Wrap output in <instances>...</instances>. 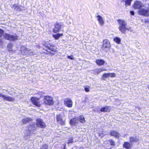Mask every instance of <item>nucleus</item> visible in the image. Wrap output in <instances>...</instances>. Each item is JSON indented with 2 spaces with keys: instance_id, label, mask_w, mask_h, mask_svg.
Instances as JSON below:
<instances>
[{
  "instance_id": "nucleus-7",
  "label": "nucleus",
  "mask_w": 149,
  "mask_h": 149,
  "mask_svg": "<svg viewBox=\"0 0 149 149\" xmlns=\"http://www.w3.org/2000/svg\"><path fill=\"white\" fill-rule=\"evenodd\" d=\"M119 30L121 32L123 33H125L126 32V30L130 31L131 32L133 31V30L130 27H128L127 26H124L121 27H119Z\"/></svg>"
},
{
  "instance_id": "nucleus-43",
  "label": "nucleus",
  "mask_w": 149,
  "mask_h": 149,
  "mask_svg": "<svg viewBox=\"0 0 149 149\" xmlns=\"http://www.w3.org/2000/svg\"><path fill=\"white\" fill-rule=\"evenodd\" d=\"M4 95L0 93V97H3V96Z\"/></svg>"
},
{
  "instance_id": "nucleus-8",
  "label": "nucleus",
  "mask_w": 149,
  "mask_h": 149,
  "mask_svg": "<svg viewBox=\"0 0 149 149\" xmlns=\"http://www.w3.org/2000/svg\"><path fill=\"white\" fill-rule=\"evenodd\" d=\"M111 45L110 41L107 39L104 40L103 42L102 48L103 49L109 48Z\"/></svg>"
},
{
  "instance_id": "nucleus-15",
  "label": "nucleus",
  "mask_w": 149,
  "mask_h": 149,
  "mask_svg": "<svg viewBox=\"0 0 149 149\" xmlns=\"http://www.w3.org/2000/svg\"><path fill=\"white\" fill-rule=\"evenodd\" d=\"M32 119L29 118H23L20 122V124L22 125V124H26L30 121H32Z\"/></svg>"
},
{
  "instance_id": "nucleus-36",
  "label": "nucleus",
  "mask_w": 149,
  "mask_h": 149,
  "mask_svg": "<svg viewBox=\"0 0 149 149\" xmlns=\"http://www.w3.org/2000/svg\"><path fill=\"white\" fill-rule=\"evenodd\" d=\"M4 33V31L0 29V37H1Z\"/></svg>"
},
{
  "instance_id": "nucleus-38",
  "label": "nucleus",
  "mask_w": 149,
  "mask_h": 149,
  "mask_svg": "<svg viewBox=\"0 0 149 149\" xmlns=\"http://www.w3.org/2000/svg\"><path fill=\"white\" fill-rule=\"evenodd\" d=\"M73 142V140L72 139H70L69 140V141L67 142L68 143H72Z\"/></svg>"
},
{
  "instance_id": "nucleus-26",
  "label": "nucleus",
  "mask_w": 149,
  "mask_h": 149,
  "mask_svg": "<svg viewBox=\"0 0 149 149\" xmlns=\"http://www.w3.org/2000/svg\"><path fill=\"white\" fill-rule=\"evenodd\" d=\"M101 70L100 69H96L94 70H93V73L95 74H99L100 72H101Z\"/></svg>"
},
{
  "instance_id": "nucleus-44",
  "label": "nucleus",
  "mask_w": 149,
  "mask_h": 149,
  "mask_svg": "<svg viewBox=\"0 0 149 149\" xmlns=\"http://www.w3.org/2000/svg\"><path fill=\"white\" fill-rule=\"evenodd\" d=\"M121 104V102H119V104H118V105H119Z\"/></svg>"
},
{
  "instance_id": "nucleus-22",
  "label": "nucleus",
  "mask_w": 149,
  "mask_h": 149,
  "mask_svg": "<svg viewBox=\"0 0 149 149\" xmlns=\"http://www.w3.org/2000/svg\"><path fill=\"white\" fill-rule=\"evenodd\" d=\"M79 121L78 119L76 118H73L70 120V123L71 124L73 125H76Z\"/></svg>"
},
{
  "instance_id": "nucleus-11",
  "label": "nucleus",
  "mask_w": 149,
  "mask_h": 149,
  "mask_svg": "<svg viewBox=\"0 0 149 149\" xmlns=\"http://www.w3.org/2000/svg\"><path fill=\"white\" fill-rule=\"evenodd\" d=\"M142 4L141 2L136 1L133 5V7L135 9H139L142 6Z\"/></svg>"
},
{
  "instance_id": "nucleus-3",
  "label": "nucleus",
  "mask_w": 149,
  "mask_h": 149,
  "mask_svg": "<svg viewBox=\"0 0 149 149\" xmlns=\"http://www.w3.org/2000/svg\"><path fill=\"white\" fill-rule=\"evenodd\" d=\"M30 100L32 103L37 107H40L41 104L39 101V99L35 97H31Z\"/></svg>"
},
{
  "instance_id": "nucleus-29",
  "label": "nucleus",
  "mask_w": 149,
  "mask_h": 149,
  "mask_svg": "<svg viewBox=\"0 0 149 149\" xmlns=\"http://www.w3.org/2000/svg\"><path fill=\"white\" fill-rule=\"evenodd\" d=\"M79 121H80V122L81 123H84L85 122V119L82 116H81L80 117L79 119Z\"/></svg>"
},
{
  "instance_id": "nucleus-31",
  "label": "nucleus",
  "mask_w": 149,
  "mask_h": 149,
  "mask_svg": "<svg viewBox=\"0 0 149 149\" xmlns=\"http://www.w3.org/2000/svg\"><path fill=\"white\" fill-rule=\"evenodd\" d=\"M12 47L13 45L12 44L10 43L8 45L7 47L9 51H10L12 50Z\"/></svg>"
},
{
  "instance_id": "nucleus-23",
  "label": "nucleus",
  "mask_w": 149,
  "mask_h": 149,
  "mask_svg": "<svg viewBox=\"0 0 149 149\" xmlns=\"http://www.w3.org/2000/svg\"><path fill=\"white\" fill-rule=\"evenodd\" d=\"M123 146L124 148H125L127 149H129L131 147V146L129 143L125 142L124 144L123 145Z\"/></svg>"
},
{
  "instance_id": "nucleus-9",
  "label": "nucleus",
  "mask_w": 149,
  "mask_h": 149,
  "mask_svg": "<svg viewBox=\"0 0 149 149\" xmlns=\"http://www.w3.org/2000/svg\"><path fill=\"white\" fill-rule=\"evenodd\" d=\"M37 124L38 125V126L42 128H44L45 127V123L43 122L42 120L40 118H38L36 120Z\"/></svg>"
},
{
  "instance_id": "nucleus-19",
  "label": "nucleus",
  "mask_w": 149,
  "mask_h": 149,
  "mask_svg": "<svg viewBox=\"0 0 149 149\" xmlns=\"http://www.w3.org/2000/svg\"><path fill=\"white\" fill-rule=\"evenodd\" d=\"M118 22L119 24V27H121L124 26H126L127 25V23L126 22L123 20L118 19Z\"/></svg>"
},
{
  "instance_id": "nucleus-6",
  "label": "nucleus",
  "mask_w": 149,
  "mask_h": 149,
  "mask_svg": "<svg viewBox=\"0 0 149 149\" xmlns=\"http://www.w3.org/2000/svg\"><path fill=\"white\" fill-rule=\"evenodd\" d=\"M4 37L6 39L9 40H14L17 39V36L16 35H11L8 33H5Z\"/></svg>"
},
{
  "instance_id": "nucleus-5",
  "label": "nucleus",
  "mask_w": 149,
  "mask_h": 149,
  "mask_svg": "<svg viewBox=\"0 0 149 149\" xmlns=\"http://www.w3.org/2000/svg\"><path fill=\"white\" fill-rule=\"evenodd\" d=\"M63 23H62L57 22L54 25V27L53 29V31L55 33L58 32L61 29Z\"/></svg>"
},
{
  "instance_id": "nucleus-2",
  "label": "nucleus",
  "mask_w": 149,
  "mask_h": 149,
  "mask_svg": "<svg viewBox=\"0 0 149 149\" xmlns=\"http://www.w3.org/2000/svg\"><path fill=\"white\" fill-rule=\"evenodd\" d=\"M65 114L64 113L62 112L60 114H57L56 115V120L61 125L65 124Z\"/></svg>"
},
{
  "instance_id": "nucleus-30",
  "label": "nucleus",
  "mask_w": 149,
  "mask_h": 149,
  "mask_svg": "<svg viewBox=\"0 0 149 149\" xmlns=\"http://www.w3.org/2000/svg\"><path fill=\"white\" fill-rule=\"evenodd\" d=\"M103 79H104L105 78H108L109 77V74L104 73L102 75Z\"/></svg>"
},
{
  "instance_id": "nucleus-14",
  "label": "nucleus",
  "mask_w": 149,
  "mask_h": 149,
  "mask_svg": "<svg viewBox=\"0 0 149 149\" xmlns=\"http://www.w3.org/2000/svg\"><path fill=\"white\" fill-rule=\"evenodd\" d=\"M111 107L109 106H105L101 108L100 111L104 112H109L111 109Z\"/></svg>"
},
{
  "instance_id": "nucleus-42",
  "label": "nucleus",
  "mask_w": 149,
  "mask_h": 149,
  "mask_svg": "<svg viewBox=\"0 0 149 149\" xmlns=\"http://www.w3.org/2000/svg\"><path fill=\"white\" fill-rule=\"evenodd\" d=\"M50 54H51L52 55H54V53H52L51 52H48Z\"/></svg>"
},
{
  "instance_id": "nucleus-32",
  "label": "nucleus",
  "mask_w": 149,
  "mask_h": 149,
  "mask_svg": "<svg viewBox=\"0 0 149 149\" xmlns=\"http://www.w3.org/2000/svg\"><path fill=\"white\" fill-rule=\"evenodd\" d=\"M48 146L47 145H43L40 149H48Z\"/></svg>"
},
{
  "instance_id": "nucleus-21",
  "label": "nucleus",
  "mask_w": 149,
  "mask_h": 149,
  "mask_svg": "<svg viewBox=\"0 0 149 149\" xmlns=\"http://www.w3.org/2000/svg\"><path fill=\"white\" fill-rule=\"evenodd\" d=\"M96 63L99 66L103 65L105 63V61L102 59H97L96 60Z\"/></svg>"
},
{
  "instance_id": "nucleus-35",
  "label": "nucleus",
  "mask_w": 149,
  "mask_h": 149,
  "mask_svg": "<svg viewBox=\"0 0 149 149\" xmlns=\"http://www.w3.org/2000/svg\"><path fill=\"white\" fill-rule=\"evenodd\" d=\"M110 144L112 146H114L115 145V142L112 139L109 140Z\"/></svg>"
},
{
  "instance_id": "nucleus-39",
  "label": "nucleus",
  "mask_w": 149,
  "mask_h": 149,
  "mask_svg": "<svg viewBox=\"0 0 149 149\" xmlns=\"http://www.w3.org/2000/svg\"><path fill=\"white\" fill-rule=\"evenodd\" d=\"M85 90L86 92H88L89 91V89L88 88L86 87L85 88Z\"/></svg>"
},
{
  "instance_id": "nucleus-40",
  "label": "nucleus",
  "mask_w": 149,
  "mask_h": 149,
  "mask_svg": "<svg viewBox=\"0 0 149 149\" xmlns=\"http://www.w3.org/2000/svg\"><path fill=\"white\" fill-rule=\"evenodd\" d=\"M130 14L132 15H134V12L133 11H130Z\"/></svg>"
},
{
  "instance_id": "nucleus-25",
  "label": "nucleus",
  "mask_w": 149,
  "mask_h": 149,
  "mask_svg": "<svg viewBox=\"0 0 149 149\" xmlns=\"http://www.w3.org/2000/svg\"><path fill=\"white\" fill-rule=\"evenodd\" d=\"M114 41L118 44H120V43L121 39L119 37L115 38L113 39Z\"/></svg>"
},
{
  "instance_id": "nucleus-20",
  "label": "nucleus",
  "mask_w": 149,
  "mask_h": 149,
  "mask_svg": "<svg viewBox=\"0 0 149 149\" xmlns=\"http://www.w3.org/2000/svg\"><path fill=\"white\" fill-rule=\"evenodd\" d=\"M3 99L7 101H13L15 100V99L13 97L5 95L3 96Z\"/></svg>"
},
{
  "instance_id": "nucleus-37",
  "label": "nucleus",
  "mask_w": 149,
  "mask_h": 149,
  "mask_svg": "<svg viewBox=\"0 0 149 149\" xmlns=\"http://www.w3.org/2000/svg\"><path fill=\"white\" fill-rule=\"evenodd\" d=\"M67 58L72 60L74 59V57L72 55L71 56H67Z\"/></svg>"
},
{
  "instance_id": "nucleus-17",
  "label": "nucleus",
  "mask_w": 149,
  "mask_h": 149,
  "mask_svg": "<svg viewBox=\"0 0 149 149\" xmlns=\"http://www.w3.org/2000/svg\"><path fill=\"white\" fill-rule=\"evenodd\" d=\"M44 45L50 51H52L54 52H55L57 51L56 49L54 46L50 45H45V44H44Z\"/></svg>"
},
{
  "instance_id": "nucleus-10",
  "label": "nucleus",
  "mask_w": 149,
  "mask_h": 149,
  "mask_svg": "<svg viewBox=\"0 0 149 149\" xmlns=\"http://www.w3.org/2000/svg\"><path fill=\"white\" fill-rule=\"evenodd\" d=\"M64 104L65 105L69 107H72V100L70 99L67 98L64 100Z\"/></svg>"
},
{
  "instance_id": "nucleus-46",
  "label": "nucleus",
  "mask_w": 149,
  "mask_h": 149,
  "mask_svg": "<svg viewBox=\"0 0 149 149\" xmlns=\"http://www.w3.org/2000/svg\"><path fill=\"white\" fill-rule=\"evenodd\" d=\"M101 135L102 136H104V135Z\"/></svg>"
},
{
  "instance_id": "nucleus-34",
  "label": "nucleus",
  "mask_w": 149,
  "mask_h": 149,
  "mask_svg": "<svg viewBox=\"0 0 149 149\" xmlns=\"http://www.w3.org/2000/svg\"><path fill=\"white\" fill-rule=\"evenodd\" d=\"M33 51L32 50L28 49V54L27 55H32L33 53Z\"/></svg>"
},
{
  "instance_id": "nucleus-18",
  "label": "nucleus",
  "mask_w": 149,
  "mask_h": 149,
  "mask_svg": "<svg viewBox=\"0 0 149 149\" xmlns=\"http://www.w3.org/2000/svg\"><path fill=\"white\" fill-rule=\"evenodd\" d=\"M97 19L100 24L103 25L104 23V21L102 17L100 15H98L97 16Z\"/></svg>"
},
{
  "instance_id": "nucleus-27",
  "label": "nucleus",
  "mask_w": 149,
  "mask_h": 149,
  "mask_svg": "<svg viewBox=\"0 0 149 149\" xmlns=\"http://www.w3.org/2000/svg\"><path fill=\"white\" fill-rule=\"evenodd\" d=\"M130 141L131 142L137 141L138 140V139L136 137H131L130 138Z\"/></svg>"
},
{
  "instance_id": "nucleus-1",
  "label": "nucleus",
  "mask_w": 149,
  "mask_h": 149,
  "mask_svg": "<svg viewBox=\"0 0 149 149\" xmlns=\"http://www.w3.org/2000/svg\"><path fill=\"white\" fill-rule=\"evenodd\" d=\"M37 127L38 125L36 123L32 122L31 123L29 127L26 128L25 129L24 132L25 135H24V137L26 136L30 135L31 131L36 130Z\"/></svg>"
},
{
  "instance_id": "nucleus-24",
  "label": "nucleus",
  "mask_w": 149,
  "mask_h": 149,
  "mask_svg": "<svg viewBox=\"0 0 149 149\" xmlns=\"http://www.w3.org/2000/svg\"><path fill=\"white\" fill-rule=\"evenodd\" d=\"M63 34H59L57 33L56 34L53 35V36L54 38L55 39L57 40L61 36H62L63 35Z\"/></svg>"
},
{
  "instance_id": "nucleus-47",
  "label": "nucleus",
  "mask_w": 149,
  "mask_h": 149,
  "mask_svg": "<svg viewBox=\"0 0 149 149\" xmlns=\"http://www.w3.org/2000/svg\"><path fill=\"white\" fill-rule=\"evenodd\" d=\"M63 149H65V146L64 147V148Z\"/></svg>"
},
{
  "instance_id": "nucleus-4",
  "label": "nucleus",
  "mask_w": 149,
  "mask_h": 149,
  "mask_svg": "<svg viewBox=\"0 0 149 149\" xmlns=\"http://www.w3.org/2000/svg\"><path fill=\"white\" fill-rule=\"evenodd\" d=\"M44 103L46 105H50L54 104L52 99L49 96H45L44 101Z\"/></svg>"
},
{
  "instance_id": "nucleus-33",
  "label": "nucleus",
  "mask_w": 149,
  "mask_h": 149,
  "mask_svg": "<svg viewBox=\"0 0 149 149\" xmlns=\"http://www.w3.org/2000/svg\"><path fill=\"white\" fill-rule=\"evenodd\" d=\"M109 77H116V74L114 73H109Z\"/></svg>"
},
{
  "instance_id": "nucleus-45",
  "label": "nucleus",
  "mask_w": 149,
  "mask_h": 149,
  "mask_svg": "<svg viewBox=\"0 0 149 149\" xmlns=\"http://www.w3.org/2000/svg\"><path fill=\"white\" fill-rule=\"evenodd\" d=\"M118 100H116V102H117Z\"/></svg>"
},
{
  "instance_id": "nucleus-41",
  "label": "nucleus",
  "mask_w": 149,
  "mask_h": 149,
  "mask_svg": "<svg viewBox=\"0 0 149 149\" xmlns=\"http://www.w3.org/2000/svg\"><path fill=\"white\" fill-rule=\"evenodd\" d=\"M100 69L101 70V72H102V71H106V70H107L106 69H100Z\"/></svg>"
},
{
  "instance_id": "nucleus-13",
  "label": "nucleus",
  "mask_w": 149,
  "mask_h": 149,
  "mask_svg": "<svg viewBox=\"0 0 149 149\" xmlns=\"http://www.w3.org/2000/svg\"><path fill=\"white\" fill-rule=\"evenodd\" d=\"M21 51L22 54L23 55H27L28 54V49L24 46L21 47Z\"/></svg>"
},
{
  "instance_id": "nucleus-16",
  "label": "nucleus",
  "mask_w": 149,
  "mask_h": 149,
  "mask_svg": "<svg viewBox=\"0 0 149 149\" xmlns=\"http://www.w3.org/2000/svg\"><path fill=\"white\" fill-rule=\"evenodd\" d=\"M111 136H114L116 138H118L120 135L119 133L114 130H111L110 132Z\"/></svg>"
},
{
  "instance_id": "nucleus-28",
  "label": "nucleus",
  "mask_w": 149,
  "mask_h": 149,
  "mask_svg": "<svg viewBox=\"0 0 149 149\" xmlns=\"http://www.w3.org/2000/svg\"><path fill=\"white\" fill-rule=\"evenodd\" d=\"M132 0H126L125 3L126 6L130 5L131 3Z\"/></svg>"
},
{
  "instance_id": "nucleus-12",
  "label": "nucleus",
  "mask_w": 149,
  "mask_h": 149,
  "mask_svg": "<svg viewBox=\"0 0 149 149\" xmlns=\"http://www.w3.org/2000/svg\"><path fill=\"white\" fill-rule=\"evenodd\" d=\"M11 7L12 8L18 12L22 11L24 10V8L23 7L21 6L20 7L17 6L15 4H13L12 5Z\"/></svg>"
}]
</instances>
